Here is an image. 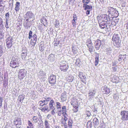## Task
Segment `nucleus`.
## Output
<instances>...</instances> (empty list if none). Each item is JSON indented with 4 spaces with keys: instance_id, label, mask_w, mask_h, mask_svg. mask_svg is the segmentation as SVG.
Segmentation results:
<instances>
[{
    "instance_id": "nucleus-1",
    "label": "nucleus",
    "mask_w": 128,
    "mask_h": 128,
    "mask_svg": "<svg viewBox=\"0 0 128 128\" xmlns=\"http://www.w3.org/2000/svg\"><path fill=\"white\" fill-rule=\"evenodd\" d=\"M107 16H108L106 14H102L100 16H98L97 18L98 22H106L107 24H110L113 17L110 18L109 16H108V18Z\"/></svg>"
},
{
    "instance_id": "nucleus-2",
    "label": "nucleus",
    "mask_w": 128,
    "mask_h": 128,
    "mask_svg": "<svg viewBox=\"0 0 128 128\" xmlns=\"http://www.w3.org/2000/svg\"><path fill=\"white\" fill-rule=\"evenodd\" d=\"M68 68V64L66 62L62 60L60 62V68L62 71L65 72Z\"/></svg>"
},
{
    "instance_id": "nucleus-3",
    "label": "nucleus",
    "mask_w": 128,
    "mask_h": 128,
    "mask_svg": "<svg viewBox=\"0 0 128 128\" xmlns=\"http://www.w3.org/2000/svg\"><path fill=\"white\" fill-rule=\"evenodd\" d=\"M108 12L109 13V16L110 15L111 16H117L118 15L119 13L118 11L116 10L113 8L109 7L108 8Z\"/></svg>"
},
{
    "instance_id": "nucleus-4",
    "label": "nucleus",
    "mask_w": 128,
    "mask_h": 128,
    "mask_svg": "<svg viewBox=\"0 0 128 128\" xmlns=\"http://www.w3.org/2000/svg\"><path fill=\"white\" fill-rule=\"evenodd\" d=\"M112 40L116 44V46L118 48L120 46V44L119 42L120 40V36L118 34H114L112 37Z\"/></svg>"
},
{
    "instance_id": "nucleus-5",
    "label": "nucleus",
    "mask_w": 128,
    "mask_h": 128,
    "mask_svg": "<svg viewBox=\"0 0 128 128\" xmlns=\"http://www.w3.org/2000/svg\"><path fill=\"white\" fill-rule=\"evenodd\" d=\"M26 72L24 69H22L19 71L18 78L20 80L23 79L26 75Z\"/></svg>"
},
{
    "instance_id": "nucleus-6",
    "label": "nucleus",
    "mask_w": 128,
    "mask_h": 128,
    "mask_svg": "<svg viewBox=\"0 0 128 128\" xmlns=\"http://www.w3.org/2000/svg\"><path fill=\"white\" fill-rule=\"evenodd\" d=\"M121 119L124 120H128V111H122L121 112Z\"/></svg>"
},
{
    "instance_id": "nucleus-7",
    "label": "nucleus",
    "mask_w": 128,
    "mask_h": 128,
    "mask_svg": "<svg viewBox=\"0 0 128 128\" xmlns=\"http://www.w3.org/2000/svg\"><path fill=\"white\" fill-rule=\"evenodd\" d=\"M10 65L13 68H15L18 66V62L17 59L14 60L13 59L10 62Z\"/></svg>"
},
{
    "instance_id": "nucleus-8",
    "label": "nucleus",
    "mask_w": 128,
    "mask_h": 128,
    "mask_svg": "<svg viewBox=\"0 0 128 128\" xmlns=\"http://www.w3.org/2000/svg\"><path fill=\"white\" fill-rule=\"evenodd\" d=\"M13 38L11 37L8 38L6 40L7 47L8 48H10L12 46Z\"/></svg>"
},
{
    "instance_id": "nucleus-9",
    "label": "nucleus",
    "mask_w": 128,
    "mask_h": 128,
    "mask_svg": "<svg viewBox=\"0 0 128 128\" xmlns=\"http://www.w3.org/2000/svg\"><path fill=\"white\" fill-rule=\"evenodd\" d=\"M49 82L51 84H54L56 83V76L53 74L51 75L49 78Z\"/></svg>"
},
{
    "instance_id": "nucleus-10",
    "label": "nucleus",
    "mask_w": 128,
    "mask_h": 128,
    "mask_svg": "<svg viewBox=\"0 0 128 128\" xmlns=\"http://www.w3.org/2000/svg\"><path fill=\"white\" fill-rule=\"evenodd\" d=\"M102 90L104 93L106 94H109L110 92V88L106 86H104L102 88Z\"/></svg>"
},
{
    "instance_id": "nucleus-11",
    "label": "nucleus",
    "mask_w": 128,
    "mask_h": 128,
    "mask_svg": "<svg viewBox=\"0 0 128 128\" xmlns=\"http://www.w3.org/2000/svg\"><path fill=\"white\" fill-rule=\"evenodd\" d=\"M34 16V15L31 12H28L24 15V17L26 19H27L26 20L28 21L29 19L32 18Z\"/></svg>"
},
{
    "instance_id": "nucleus-12",
    "label": "nucleus",
    "mask_w": 128,
    "mask_h": 128,
    "mask_svg": "<svg viewBox=\"0 0 128 128\" xmlns=\"http://www.w3.org/2000/svg\"><path fill=\"white\" fill-rule=\"evenodd\" d=\"M78 73H79L78 76L80 78L81 81L83 83L86 84V83L85 82L86 78V76L83 74V73L82 72H79Z\"/></svg>"
},
{
    "instance_id": "nucleus-13",
    "label": "nucleus",
    "mask_w": 128,
    "mask_h": 128,
    "mask_svg": "<svg viewBox=\"0 0 128 128\" xmlns=\"http://www.w3.org/2000/svg\"><path fill=\"white\" fill-rule=\"evenodd\" d=\"M14 124L17 126L18 125H20L21 124V119L19 117H16L14 120Z\"/></svg>"
},
{
    "instance_id": "nucleus-14",
    "label": "nucleus",
    "mask_w": 128,
    "mask_h": 128,
    "mask_svg": "<svg viewBox=\"0 0 128 128\" xmlns=\"http://www.w3.org/2000/svg\"><path fill=\"white\" fill-rule=\"evenodd\" d=\"M51 99V98L48 96H44L42 98L44 102V104L45 105H47L48 104V102L50 101Z\"/></svg>"
},
{
    "instance_id": "nucleus-15",
    "label": "nucleus",
    "mask_w": 128,
    "mask_h": 128,
    "mask_svg": "<svg viewBox=\"0 0 128 128\" xmlns=\"http://www.w3.org/2000/svg\"><path fill=\"white\" fill-rule=\"evenodd\" d=\"M95 46L96 50H98L101 44V41L99 40H98L96 42Z\"/></svg>"
},
{
    "instance_id": "nucleus-16",
    "label": "nucleus",
    "mask_w": 128,
    "mask_h": 128,
    "mask_svg": "<svg viewBox=\"0 0 128 128\" xmlns=\"http://www.w3.org/2000/svg\"><path fill=\"white\" fill-rule=\"evenodd\" d=\"M92 122L94 127L95 128L97 127L99 124L98 120L96 118H95L93 119Z\"/></svg>"
},
{
    "instance_id": "nucleus-17",
    "label": "nucleus",
    "mask_w": 128,
    "mask_h": 128,
    "mask_svg": "<svg viewBox=\"0 0 128 128\" xmlns=\"http://www.w3.org/2000/svg\"><path fill=\"white\" fill-rule=\"evenodd\" d=\"M70 103L73 106H77L78 104L77 100L74 98L72 99Z\"/></svg>"
},
{
    "instance_id": "nucleus-18",
    "label": "nucleus",
    "mask_w": 128,
    "mask_h": 128,
    "mask_svg": "<svg viewBox=\"0 0 128 128\" xmlns=\"http://www.w3.org/2000/svg\"><path fill=\"white\" fill-rule=\"evenodd\" d=\"M99 22L100 23H99V26L101 28L103 29L106 27L107 28H108V24L106 25L105 23L102 22Z\"/></svg>"
},
{
    "instance_id": "nucleus-19",
    "label": "nucleus",
    "mask_w": 128,
    "mask_h": 128,
    "mask_svg": "<svg viewBox=\"0 0 128 128\" xmlns=\"http://www.w3.org/2000/svg\"><path fill=\"white\" fill-rule=\"evenodd\" d=\"M96 92V89H94L93 90H90L89 91V96H90L91 97H93L94 96Z\"/></svg>"
},
{
    "instance_id": "nucleus-20",
    "label": "nucleus",
    "mask_w": 128,
    "mask_h": 128,
    "mask_svg": "<svg viewBox=\"0 0 128 128\" xmlns=\"http://www.w3.org/2000/svg\"><path fill=\"white\" fill-rule=\"evenodd\" d=\"M87 4H84L83 5V7L84 8V10H92V6L91 5H87Z\"/></svg>"
},
{
    "instance_id": "nucleus-21",
    "label": "nucleus",
    "mask_w": 128,
    "mask_h": 128,
    "mask_svg": "<svg viewBox=\"0 0 128 128\" xmlns=\"http://www.w3.org/2000/svg\"><path fill=\"white\" fill-rule=\"evenodd\" d=\"M38 75L39 78H42L45 76L46 74L44 72L42 71H40L38 74Z\"/></svg>"
},
{
    "instance_id": "nucleus-22",
    "label": "nucleus",
    "mask_w": 128,
    "mask_h": 128,
    "mask_svg": "<svg viewBox=\"0 0 128 128\" xmlns=\"http://www.w3.org/2000/svg\"><path fill=\"white\" fill-rule=\"evenodd\" d=\"M20 3L19 2H16L15 4V10L16 12L18 11L20 9Z\"/></svg>"
},
{
    "instance_id": "nucleus-23",
    "label": "nucleus",
    "mask_w": 128,
    "mask_h": 128,
    "mask_svg": "<svg viewBox=\"0 0 128 128\" xmlns=\"http://www.w3.org/2000/svg\"><path fill=\"white\" fill-rule=\"evenodd\" d=\"M47 20L45 18H43L41 19V22L43 24L44 26H47V24L46 25L45 24H47Z\"/></svg>"
},
{
    "instance_id": "nucleus-24",
    "label": "nucleus",
    "mask_w": 128,
    "mask_h": 128,
    "mask_svg": "<svg viewBox=\"0 0 128 128\" xmlns=\"http://www.w3.org/2000/svg\"><path fill=\"white\" fill-rule=\"evenodd\" d=\"M41 110L43 112H44L46 111L47 112H49L50 110L49 108V106H46L42 108L41 109Z\"/></svg>"
},
{
    "instance_id": "nucleus-25",
    "label": "nucleus",
    "mask_w": 128,
    "mask_h": 128,
    "mask_svg": "<svg viewBox=\"0 0 128 128\" xmlns=\"http://www.w3.org/2000/svg\"><path fill=\"white\" fill-rule=\"evenodd\" d=\"M68 123V128H72L73 124L72 120L70 118H69Z\"/></svg>"
},
{
    "instance_id": "nucleus-26",
    "label": "nucleus",
    "mask_w": 128,
    "mask_h": 128,
    "mask_svg": "<svg viewBox=\"0 0 128 128\" xmlns=\"http://www.w3.org/2000/svg\"><path fill=\"white\" fill-rule=\"evenodd\" d=\"M126 54L120 55L118 57V60L119 61H120L122 60H124V59L126 58Z\"/></svg>"
},
{
    "instance_id": "nucleus-27",
    "label": "nucleus",
    "mask_w": 128,
    "mask_h": 128,
    "mask_svg": "<svg viewBox=\"0 0 128 128\" xmlns=\"http://www.w3.org/2000/svg\"><path fill=\"white\" fill-rule=\"evenodd\" d=\"M74 76H72L70 75L66 78V79L67 81L68 82H71L72 81L74 80Z\"/></svg>"
},
{
    "instance_id": "nucleus-28",
    "label": "nucleus",
    "mask_w": 128,
    "mask_h": 128,
    "mask_svg": "<svg viewBox=\"0 0 128 128\" xmlns=\"http://www.w3.org/2000/svg\"><path fill=\"white\" fill-rule=\"evenodd\" d=\"M38 119L37 116H33L32 118V121L34 123H36L38 122Z\"/></svg>"
},
{
    "instance_id": "nucleus-29",
    "label": "nucleus",
    "mask_w": 128,
    "mask_h": 128,
    "mask_svg": "<svg viewBox=\"0 0 128 128\" xmlns=\"http://www.w3.org/2000/svg\"><path fill=\"white\" fill-rule=\"evenodd\" d=\"M61 100L62 102L65 101L66 100V96L64 94H62L61 96Z\"/></svg>"
},
{
    "instance_id": "nucleus-30",
    "label": "nucleus",
    "mask_w": 128,
    "mask_h": 128,
    "mask_svg": "<svg viewBox=\"0 0 128 128\" xmlns=\"http://www.w3.org/2000/svg\"><path fill=\"white\" fill-rule=\"evenodd\" d=\"M87 46L88 48V50L90 53L93 52L94 49V47L93 46L92 44L90 45H88Z\"/></svg>"
},
{
    "instance_id": "nucleus-31",
    "label": "nucleus",
    "mask_w": 128,
    "mask_h": 128,
    "mask_svg": "<svg viewBox=\"0 0 128 128\" xmlns=\"http://www.w3.org/2000/svg\"><path fill=\"white\" fill-rule=\"evenodd\" d=\"M44 125L45 128H50V124L48 120H45L44 122Z\"/></svg>"
},
{
    "instance_id": "nucleus-32",
    "label": "nucleus",
    "mask_w": 128,
    "mask_h": 128,
    "mask_svg": "<svg viewBox=\"0 0 128 128\" xmlns=\"http://www.w3.org/2000/svg\"><path fill=\"white\" fill-rule=\"evenodd\" d=\"M92 122L90 120L87 123V128H92Z\"/></svg>"
},
{
    "instance_id": "nucleus-33",
    "label": "nucleus",
    "mask_w": 128,
    "mask_h": 128,
    "mask_svg": "<svg viewBox=\"0 0 128 128\" xmlns=\"http://www.w3.org/2000/svg\"><path fill=\"white\" fill-rule=\"evenodd\" d=\"M98 55H96L95 57V66H96L98 65Z\"/></svg>"
},
{
    "instance_id": "nucleus-34",
    "label": "nucleus",
    "mask_w": 128,
    "mask_h": 128,
    "mask_svg": "<svg viewBox=\"0 0 128 128\" xmlns=\"http://www.w3.org/2000/svg\"><path fill=\"white\" fill-rule=\"evenodd\" d=\"M86 44L87 46L88 45H90L92 44V42L91 39L90 38L87 39L86 40Z\"/></svg>"
},
{
    "instance_id": "nucleus-35",
    "label": "nucleus",
    "mask_w": 128,
    "mask_h": 128,
    "mask_svg": "<svg viewBox=\"0 0 128 128\" xmlns=\"http://www.w3.org/2000/svg\"><path fill=\"white\" fill-rule=\"evenodd\" d=\"M111 24H108V28L109 27V28H110V27H113L114 26H116V23L114 22H112L111 21V22H110Z\"/></svg>"
},
{
    "instance_id": "nucleus-36",
    "label": "nucleus",
    "mask_w": 128,
    "mask_h": 128,
    "mask_svg": "<svg viewBox=\"0 0 128 128\" xmlns=\"http://www.w3.org/2000/svg\"><path fill=\"white\" fill-rule=\"evenodd\" d=\"M24 98V95H20L18 97V98L20 100V102H21L22 101Z\"/></svg>"
},
{
    "instance_id": "nucleus-37",
    "label": "nucleus",
    "mask_w": 128,
    "mask_h": 128,
    "mask_svg": "<svg viewBox=\"0 0 128 128\" xmlns=\"http://www.w3.org/2000/svg\"><path fill=\"white\" fill-rule=\"evenodd\" d=\"M72 51L74 54H76L77 52V49L75 46H72Z\"/></svg>"
},
{
    "instance_id": "nucleus-38",
    "label": "nucleus",
    "mask_w": 128,
    "mask_h": 128,
    "mask_svg": "<svg viewBox=\"0 0 128 128\" xmlns=\"http://www.w3.org/2000/svg\"><path fill=\"white\" fill-rule=\"evenodd\" d=\"M27 53L21 54V56L23 60L26 59V58L27 56Z\"/></svg>"
},
{
    "instance_id": "nucleus-39",
    "label": "nucleus",
    "mask_w": 128,
    "mask_h": 128,
    "mask_svg": "<svg viewBox=\"0 0 128 128\" xmlns=\"http://www.w3.org/2000/svg\"><path fill=\"white\" fill-rule=\"evenodd\" d=\"M3 49L2 46L0 45V56L3 54Z\"/></svg>"
},
{
    "instance_id": "nucleus-40",
    "label": "nucleus",
    "mask_w": 128,
    "mask_h": 128,
    "mask_svg": "<svg viewBox=\"0 0 128 128\" xmlns=\"http://www.w3.org/2000/svg\"><path fill=\"white\" fill-rule=\"evenodd\" d=\"M32 40H34V41L36 42L37 40V38L36 35V34H34V35L32 36Z\"/></svg>"
},
{
    "instance_id": "nucleus-41",
    "label": "nucleus",
    "mask_w": 128,
    "mask_h": 128,
    "mask_svg": "<svg viewBox=\"0 0 128 128\" xmlns=\"http://www.w3.org/2000/svg\"><path fill=\"white\" fill-rule=\"evenodd\" d=\"M27 51L25 48H22V53H27Z\"/></svg>"
},
{
    "instance_id": "nucleus-42",
    "label": "nucleus",
    "mask_w": 128,
    "mask_h": 128,
    "mask_svg": "<svg viewBox=\"0 0 128 128\" xmlns=\"http://www.w3.org/2000/svg\"><path fill=\"white\" fill-rule=\"evenodd\" d=\"M28 124L29 125L30 127L32 128H34V126H33V124H32V122H30V120L28 121Z\"/></svg>"
},
{
    "instance_id": "nucleus-43",
    "label": "nucleus",
    "mask_w": 128,
    "mask_h": 128,
    "mask_svg": "<svg viewBox=\"0 0 128 128\" xmlns=\"http://www.w3.org/2000/svg\"><path fill=\"white\" fill-rule=\"evenodd\" d=\"M38 104L39 105L41 106H43L45 105L44 104V103L43 100H40Z\"/></svg>"
},
{
    "instance_id": "nucleus-44",
    "label": "nucleus",
    "mask_w": 128,
    "mask_h": 128,
    "mask_svg": "<svg viewBox=\"0 0 128 128\" xmlns=\"http://www.w3.org/2000/svg\"><path fill=\"white\" fill-rule=\"evenodd\" d=\"M49 105H55L54 101L52 98L49 102Z\"/></svg>"
},
{
    "instance_id": "nucleus-45",
    "label": "nucleus",
    "mask_w": 128,
    "mask_h": 128,
    "mask_svg": "<svg viewBox=\"0 0 128 128\" xmlns=\"http://www.w3.org/2000/svg\"><path fill=\"white\" fill-rule=\"evenodd\" d=\"M56 106L58 109L61 108L60 106H61V104L58 102H56Z\"/></svg>"
},
{
    "instance_id": "nucleus-46",
    "label": "nucleus",
    "mask_w": 128,
    "mask_h": 128,
    "mask_svg": "<svg viewBox=\"0 0 128 128\" xmlns=\"http://www.w3.org/2000/svg\"><path fill=\"white\" fill-rule=\"evenodd\" d=\"M36 42L34 41V40H32V39H31L30 44L32 46H34L36 44Z\"/></svg>"
},
{
    "instance_id": "nucleus-47",
    "label": "nucleus",
    "mask_w": 128,
    "mask_h": 128,
    "mask_svg": "<svg viewBox=\"0 0 128 128\" xmlns=\"http://www.w3.org/2000/svg\"><path fill=\"white\" fill-rule=\"evenodd\" d=\"M74 108L73 109V110L74 112H77L78 110V108L77 106H73Z\"/></svg>"
},
{
    "instance_id": "nucleus-48",
    "label": "nucleus",
    "mask_w": 128,
    "mask_h": 128,
    "mask_svg": "<svg viewBox=\"0 0 128 128\" xmlns=\"http://www.w3.org/2000/svg\"><path fill=\"white\" fill-rule=\"evenodd\" d=\"M90 0H82V2L84 4H88L90 2Z\"/></svg>"
},
{
    "instance_id": "nucleus-49",
    "label": "nucleus",
    "mask_w": 128,
    "mask_h": 128,
    "mask_svg": "<svg viewBox=\"0 0 128 128\" xmlns=\"http://www.w3.org/2000/svg\"><path fill=\"white\" fill-rule=\"evenodd\" d=\"M44 127L43 124L42 123L38 124V128H43Z\"/></svg>"
},
{
    "instance_id": "nucleus-50",
    "label": "nucleus",
    "mask_w": 128,
    "mask_h": 128,
    "mask_svg": "<svg viewBox=\"0 0 128 128\" xmlns=\"http://www.w3.org/2000/svg\"><path fill=\"white\" fill-rule=\"evenodd\" d=\"M64 116V119H63L65 121H67L68 119V118L67 117L68 116V115L66 114H64L62 115Z\"/></svg>"
},
{
    "instance_id": "nucleus-51",
    "label": "nucleus",
    "mask_w": 128,
    "mask_h": 128,
    "mask_svg": "<svg viewBox=\"0 0 128 128\" xmlns=\"http://www.w3.org/2000/svg\"><path fill=\"white\" fill-rule=\"evenodd\" d=\"M32 32L31 31H30L29 33L28 38L30 39L32 37Z\"/></svg>"
},
{
    "instance_id": "nucleus-52",
    "label": "nucleus",
    "mask_w": 128,
    "mask_h": 128,
    "mask_svg": "<svg viewBox=\"0 0 128 128\" xmlns=\"http://www.w3.org/2000/svg\"><path fill=\"white\" fill-rule=\"evenodd\" d=\"M73 15V19L72 20L74 21H76L77 19V16L75 14H74Z\"/></svg>"
},
{
    "instance_id": "nucleus-53",
    "label": "nucleus",
    "mask_w": 128,
    "mask_h": 128,
    "mask_svg": "<svg viewBox=\"0 0 128 128\" xmlns=\"http://www.w3.org/2000/svg\"><path fill=\"white\" fill-rule=\"evenodd\" d=\"M22 28V25L20 24H18L17 25V30H20L21 29V28Z\"/></svg>"
},
{
    "instance_id": "nucleus-54",
    "label": "nucleus",
    "mask_w": 128,
    "mask_h": 128,
    "mask_svg": "<svg viewBox=\"0 0 128 128\" xmlns=\"http://www.w3.org/2000/svg\"><path fill=\"white\" fill-rule=\"evenodd\" d=\"M55 105H49V108L50 110L55 109L54 106Z\"/></svg>"
},
{
    "instance_id": "nucleus-55",
    "label": "nucleus",
    "mask_w": 128,
    "mask_h": 128,
    "mask_svg": "<svg viewBox=\"0 0 128 128\" xmlns=\"http://www.w3.org/2000/svg\"><path fill=\"white\" fill-rule=\"evenodd\" d=\"M85 114L88 117L90 116L91 115L90 112L88 111H86L85 113Z\"/></svg>"
},
{
    "instance_id": "nucleus-56",
    "label": "nucleus",
    "mask_w": 128,
    "mask_h": 128,
    "mask_svg": "<svg viewBox=\"0 0 128 128\" xmlns=\"http://www.w3.org/2000/svg\"><path fill=\"white\" fill-rule=\"evenodd\" d=\"M3 101V98L2 97H0V108H1V107L2 106V102Z\"/></svg>"
},
{
    "instance_id": "nucleus-57",
    "label": "nucleus",
    "mask_w": 128,
    "mask_h": 128,
    "mask_svg": "<svg viewBox=\"0 0 128 128\" xmlns=\"http://www.w3.org/2000/svg\"><path fill=\"white\" fill-rule=\"evenodd\" d=\"M67 112V111L66 110H62V115H64V114H66V112Z\"/></svg>"
},
{
    "instance_id": "nucleus-58",
    "label": "nucleus",
    "mask_w": 128,
    "mask_h": 128,
    "mask_svg": "<svg viewBox=\"0 0 128 128\" xmlns=\"http://www.w3.org/2000/svg\"><path fill=\"white\" fill-rule=\"evenodd\" d=\"M9 7H10L11 10L13 9V2H12L11 3H9Z\"/></svg>"
},
{
    "instance_id": "nucleus-59",
    "label": "nucleus",
    "mask_w": 128,
    "mask_h": 128,
    "mask_svg": "<svg viewBox=\"0 0 128 128\" xmlns=\"http://www.w3.org/2000/svg\"><path fill=\"white\" fill-rule=\"evenodd\" d=\"M8 25V20H6L5 27L7 28H9Z\"/></svg>"
},
{
    "instance_id": "nucleus-60",
    "label": "nucleus",
    "mask_w": 128,
    "mask_h": 128,
    "mask_svg": "<svg viewBox=\"0 0 128 128\" xmlns=\"http://www.w3.org/2000/svg\"><path fill=\"white\" fill-rule=\"evenodd\" d=\"M80 62V60L78 59H77L76 60V62H75L76 64L78 65L79 64Z\"/></svg>"
},
{
    "instance_id": "nucleus-61",
    "label": "nucleus",
    "mask_w": 128,
    "mask_h": 128,
    "mask_svg": "<svg viewBox=\"0 0 128 128\" xmlns=\"http://www.w3.org/2000/svg\"><path fill=\"white\" fill-rule=\"evenodd\" d=\"M49 58L51 59V58L52 57V58L53 59L54 58V55L53 54H51L49 56Z\"/></svg>"
},
{
    "instance_id": "nucleus-62",
    "label": "nucleus",
    "mask_w": 128,
    "mask_h": 128,
    "mask_svg": "<svg viewBox=\"0 0 128 128\" xmlns=\"http://www.w3.org/2000/svg\"><path fill=\"white\" fill-rule=\"evenodd\" d=\"M9 14L8 13H6L5 15L6 18V20H8V18L9 17Z\"/></svg>"
},
{
    "instance_id": "nucleus-63",
    "label": "nucleus",
    "mask_w": 128,
    "mask_h": 128,
    "mask_svg": "<svg viewBox=\"0 0 128 128\" xmlns=\"http://www.w3.org/2000/svg\"><path fill=\"white\" fill-rule=\"evenodd\" d=\"M44 49V46H41L40 47V50L42 52L43 51Z\"/></svg>"
},
{
    "instance_id": "nucleus-64",
    "label": "nucleus",
    "mask_w": 128,
    "mask_h": 128,
    "mask_svg": "<svg viewBox=\"0 0 128 128\" xmlns=\"http://www.w3.org/2000/svg\"><path fill=\"white\" fill-rule=\"evenodd\" d=\"M62 125L64 126V128H68V126L66 122L63 124Z\"/></svg>"
}]
</instances>
